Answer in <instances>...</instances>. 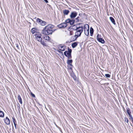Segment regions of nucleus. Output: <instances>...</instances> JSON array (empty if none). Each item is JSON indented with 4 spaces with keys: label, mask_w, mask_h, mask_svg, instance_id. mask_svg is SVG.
I'll return each mask as SVG.
<instances>
[{
    "label": "nucleus",
    "mask_w": 133,
    "mask_h": 133,
    "mask_svg": "<svg viewBox=\"0 0 133 133\" xmlns=\"http://www.w3.org/2000/svg\"><path fill=\"white\" fill-rule=\"evenodd\" d=\"M54 26L51 24H49L46 26L42 31V33L45 35L52 34L55 30L53 29Z\"/></svg>",
    "instance_id": "nucleus-1"
},
{
    "label": "nucleus",
    "mask_w": 133,
    "mask_h": 133,
    "mask_svg": "<svg viewBox=\"0 0 133 133\" xmlns=\"http://www.w3.org/2000/svg\"><path fill=\"white\" fill-rule=\"evenodd\" d=\"M83 24L82 23H79L77 24V25H81L80 26H77L76 27V28L74 30H76V32H75V35L73 36L72 38L75 37V39L74 40H73V41H75L76 40L77 38L81 36L82 32L83 31L84 25H82Z\"/></svg>",
    "instance_id": "nucleus-2"
},
{
    "label": "nucleus",
    "mask_w": 133,
    "mask_h": 133,
    "mask_svg": "<svg viewBox=\"0 0 133 133\" xmlns=\"http://www.w3.org/2000/svg\"><path fill=\"white\" fill-rule=\"evenodd\" d=\"M68 49V51H66L64 52V54L66 57H67L68 59H70L71 58V53L72 50L69 47Z\"/></svg>",
    "instance_id": "nucleus-3"
},
{
    "label": "nucleus",
    "mask_w": 133,
    "mask_h": 133,
    "mask_svg": "<svg viewBox=\"0 0 133 133\" xmlns=\"http://www.w3.org/2000/svg\"><path fill=\"white\" fill-rule=\"evenodd\" d=\"M84 26L85 34L86 36H88L89 34V26L88 24H85Z\"/></svg>",
    "instance_id": "nucleus-4"
},
{
    "label": "nucleus",
    "mask_w": 133,
    "mask_h": 133,
    "mask_svg": "<svg viewBox=\"0 0 133 133\" xmlns=\"http://www.w3.org/2000/svg\"><path fill=\"white\" fill-rule=\"evenodd\" d=\"M36 22L42 26H44L46 24V23L45 21H42L41 19L38 18H37V19Z\"/></svg>",
    "instance_id": "nucleus-5"
},
{
    "label": "nucleus",
    "mask_w": 133,
    "mask_h": 133,
    "mask_svg": "<svg viewBox=\"0 0 133 133\" xmlns=\"http://www.w3.org/2000/svg\"><path fill=\"white\" fill-rule=\"evenodd\" d=\"M96 39L99 42L102 43H104L105 42L104 39L102 38H101V36L99 34L97 35Z\"/></svg>",
    "instance_id": "nucleus-6"
},
{
    "label": "nucleus",
    "mask_w": 133,
    "mask_h": 133,
    "mask_svg": "<svg viewBox=\"0 0 133 133\" xmlns=\"http://www.w3.org/2000/svg\"><path fill=\"white\" fill-rule=\"evenodd\" d=\"M77 15V13L75 11L71 12L70 15V18L72 19L75 18Z\"/></svg>",
    "instance_id": "nucleus-7"
},
{
    "label": "nucleus",
    "mask_w": 133,
    "mask_h": 133,
    "mask_svg": "<svg viewBox=\"0 0 133 133\" xmlns=\"http://www.w3.org/2000/svg\"><path fill=\"white\" fill-rule=\"evenodd\" d=\"M35 38L39 42H40L42 40V39L41 37V35H38L37 34H36Z\"/></svg>",
    "instance_id": "nucleus-8"
},
{
    "label": "nucleus",
    "mask_w": 133,
    "mask_h": 133,
    "mask_svg": "<svg viewBox=\"0 0 133 133\" xmlns=\"http://www.w3.org/2000/svg\"><path fill=\"white\" fill-rule=\"evenodd\" d=\"M67 25V24L65 23H63L60 24L58 25V28H62L66 27Z\"/></svg>",
    "instance_id": "nucleus-9"
},
{
    "label": "nucleus",
    "mask_w": 133,
    "mask_h": 133,
    "mask_svg": "<svg viewBox=\"0 0 133 133\" xmlns=\"http://www.w3.org/2000/svg\"><path fill=\"white\" fill-rule=\"evenodd\" d=\"M59 50L61 51H64L65 50V46H62L61 45H59L58 46Z\"/></svg>",
    "instance_id": "nucleus-10"
},
{
    "label": "nucleus",
    "mask_w": 133,
    "mask_h": 133,
    "mask_svg": "<svg viewBox=\"0 0 133 133\" xmlns=\"http://www.w3.org/2000/svg\"><path fill=\"white\" fill-rule=\"evenodd\" d=\"M5 123L7 125L10 124V121L9 119L7 117H6V119L4 120Z\"/></svg>",
    "instance_id": "nucleus-11"
},
{
    "label": "nucleus",
    "mask_w": 133,
    "mask_h": 133,
    "mask_svg": "<svg viewBox=\"0 0 133 133\" xmlns=\"http://www.w3.org/2000/svg\"><path fill=\"white\" fill-rule=\"evenodd\" d=\"M69 12L70 11L68 10L65 9L63 10V13L64 15H68Z\"/></svg>",
    "instance_id": "nucleus-12"
},
{
    "label": "nucleus",
    "mask_w": 133,
    "mask_h": 133,
    "mask_svg": "<svg viewBox=\"0 0 133 133\" xmlns=\"http://www.w3.org/2000/svg\"><path fill=\"white\" fill-rule=\"evenodd\" d=\"M78 43V42H75L73 43L71 45V46L72 48H74L76 47Z\"/></svg>",
    "instance_id": "nucleus-13"
},
{
    "label": "nucleus",
    "mask_w": 133,
    "mask_h": 133,
    "mask_svg": "<svg viewBox=\"0 0 133 133\" xmlns=\"http://www.w3.org/2000/svg\"><path fill=\"white\" fill-rule=\"evenodd\" d=\"M43 38L46 40H49L50 39V37L47 35H45L43 36Z\"/></svg>",
    "instance_id": "nucleus-14"
},
{
    "label": "nucleus",
    "mask_w": 133,
    "mask_h": 133,
    "mask_svg": "<svg viewBox=\"0 0 133 133\" xmlns=\"http://www.w3.org/2000/svg\"><path fill=\"white\" fill-rule=\"evenodd\" d=\"M110 19L113 24L114 25L116 23L115 22V20L112 17H110Z\"/></svg>",
    "instance_id": "nucleus-15"
},
{
    "label": "nucleus",
    "mask_w": 133,
    "mask_h": 133,
    "mask_svg": "<svg viewBox=\"0 0 133 133\" xmlns=\"http://www.w3.org/2000/svg\"><path fill=\"white\" fill-rule=\"evenodd\" d=\"M18 99L20 103L22 104V99L19 95H18Z\"/></svg>",
    "instance_id": "nucleus-16"
},
{
    "label": "nucleus",
    "mask_w": 133,
    "mask_h": 133,
    "mask_svg": "<svg viewBox=\"0 0 133 133\" xmlns=\"http://www.w3.org/2000/svg\"><path fill=\"white\" fill-rule=\"evenodd\" d=\"M126 109L127 110V113L128 114V115H131V112L130 111V109L128 107H127L126 108Z\"/></svg>",
    "instance_id": "nucleus-17"
},
{
    "label": "nucleus",
    "mask_w": 133,
    "mask_h": 133,
    "mask_svg": "<svg viewBox=\"0 0 133 133\" xmlns=\"http://www.w3.org/2000/svg\"><path fill=\"white\" fill-rule=\"evenodd\" d=\"M72 60L71 59V60L68 59L67 61V63L68 64L70 65L71 66H72V64H71V63H72Z\"/></svg>",
    "instance_id": "nucleus-18"
},
{
    "label": "nucleus",
    "mask_w": 133,
    "mask_h": 133,
    "mask_svg": "<svg viewBox=\"0 0 133 133\" xmlns=\"http://www.w3.org/2000/svg\"><path fill=\"white\" fill-rule=\"evenodd\" d=\"M94 32V30L91 27L90 29V36H92V35Z\"/></svg>",
    "instance_id": "nucleus-19"
},
{
    "label": "nucleus",
    "mask_w": 133,
    "mask_h": 133,
    "mask_svg": "<svg viewBox=\"0 0 133 133\" xmlns=\"http://www.w3.org/2000/svg\"><path fill=\"white\" fill-rule=\"evenodd\" d=\"M71 76L75 80H76V77L75 74L73 73H71Z\"/></svg>",
    "instance_id": "nucleus-20"
},
{
    "label": "nucleus",
    "mask_w": 133,
    "mask_h": 133,
    "mask_svg": "<svg viewBox=\"0 0 133 133\" xmlns=\"http://www.w3.org/2000/svg\"><path fill=\"white\" fill-rule=\"evenodd\" d=\"M41 43L43 45V46H46V45L44 41H41Z\"/></svg>",
    "instance_id": "nucleus-21"
},
{
    "label": "nucleus",
    "mask_w": 133,
    "mask_h": 133,
    "mask_svg": "<svg viewBox=\"0 0 133 133\" xmlns=\"http://www.w3.org/2000/svg\"><path fill=\"white\" fill-rule=\"evenodd\" d=\"M36 29L35 28H32L31 30V32L32 34L36 32Z\"/></svg>",
    "instance_id": "nucleus-22"
},
{
    "label": "nucleus",
    "mask_w": 133,
    "mask_h": 133,
    "mask_svg": "<svg viewBox=\"0 0 133 133\" xmlns=\"http://www.w3.org/2000/svg\"><path fill=\"white\" fill-rule=\"evenodd\" d=\"M4 112L2 111H0V117H4Z\"/></svg>",
    "instance_id": "nucleus-23"
},
{
    "label": "nucleus",
    "mask_w": 133,
    "mask_h": 133,
    "mask_svg": "<svg viewBox=\"0 0 133 133\" xmlns=\"http://www.w3.org/2000/svg\"><path fill=\"white\" fill-rule=\"evenodd\" d=\"M75 20L74 19H72L70 20V25H73L74 23Z\"/></svg>",
    "instance_id": "nucleus-24"
},
{
    "label": "nucleus",
    "mask_w": 133,
    "mask_h": 133,
    "mask_svg": "<svg viewBox=\"0 0 133 133\" xmlns=\"http://www.w3.org/2000/svg\"><path fill=\"white\" fill-rule=\"evenodd\" d=\"M70 20L71 19H70L68 18L65 20V23L66 24L68 23H70Z\"/></svg>",
    "instance_id": "nucleus-25"
},
{
    "label": "nucleus",
    "mask_w": 133,
    "mask_h": 133,
    "mask_svg": "<svg viewBox=\"0 0 133 133\" xmlns=\"http://www.w3.org/2000/svg\"><path fill=\"white\" fill-rule=\"evenodd\" d=\"M15 46H16V50H19V46L17 44H15Z\"/></svg>",
    "instance_id": "nucleus-26"
},
{
    "label": "nucleus",
    "mask_w": 133,
    "mask_h": 133,
    "mask_svg": "<svg viewBox=\"0 0 133 133\" xmlns=\"http://www.w3.org/2000/svg\"><path fill=\"white\" fill-rule=\"evenodd\" d=\"M129 116V119L130 120H132V121H133V117L132 115H131Z\"/></svg>",
    "instance_id": "nucleus-27"
},
{
    "label": "nucleus",
    "mask_w": 133,
    "mask_h": 133,
    "mask_svg": "<svg viewBox=\"0 0 133 133\" xmlns=\"http://www.w3.org/2000/svg\"><path fill=\"white\" fill-rule=\"evenodd\" d=\"M12 119L13 122L14 124L15 123H16V120H15V118L14 117H13L12 118Z\"/></svg>",
    "instance_id": "nucleus-28"
},
{
    "label": "nucleus",
    "mask_w": 133,
    "mask_h": 133,
    "mask_svg": "<svg viewBox=\"0 0 133 133\" xmlns=\"http://www.w3.org/2000/svg\"><path fill=\"white\" fill-rule=\"evenodd\" d=\"M105 76L108 78H109L110 77V75L108 74H106L105 75Z\"/></svg>",
    "instance_id": "nucleus-29"
},
{
    "label": "nucleus",
    "mask_w": 133,
    "mask_h": 133,
    "mask_svg": "<svg viewBox=\"0 0 133 133\" xmlns=\"http://www.w3.org/2000/svg\"><path fill=\"white\" fill-rule=\"evenodd\" d=\"M125 121L127 123H128L129 121L128 118H125Z\"/></svg>",
    "instance_id": "nucleus-30"
},
{
    "label": "nucleus",
    "mask_w": 133,
    "mask_h": 133,
    "mask_svg": "<svg viewBox=\"0 0 133 133\" xmlns=\"http://www.w3.org/2000/svg\"><path fill=\"white\" fill-rule=\"evenodd\" d=\"M30 93L31 94V95L33 97H35V95L34 94H33V93H32V92H31Z\"/></svg>",
    "instance_id": "nucleus-31"
},
{
    "label": "nucleus",
    "mask_w": 133,
    "mask_h": 133,
    "mask_svg": "<svg viewBox=\"0 0 133 133\" xmlns=\"http://www.w3.org/2000/svg\"><path fill=\"white\" fill-rule=\"evenodd\" d=\"M79 16L77 17L76 19L77 20V21L78 22L79 21Z\"/></svg>",
    "instance_id": "nucleus-32"
},
{
    "label": "nucleus",
    "mask_w": 133,
    "mask_h": 133,
    "mask_svg": "<svg viewBox=\"0 0 133 133\" xmlns=\"http://www.w3.org/2000/svg\"><path fill=\"white\" fill-rule=\"evenodd\" d=\"M73 37V36H72L71 38V39L72 40V41H73V40H74L75 39V37L72 38V37Z\"/></svg>",
    "instance_id": "nucleus-33"
},
{
    "label": "nucleus",
    "mask_w": 133,
    "mask_h": 133,
    "mask_svg": "<svg viewBox=\"0 0 133 133\" xmlns=\"http://www.w3.org/2000/svg\"><path fill=\"white\" fill-rule=\"evenodd\" d=\"M57 51H58L59 52V53H63V52H61V51H60V50H57Z\"/></svg>",
    "instance_id": "nucleus-34"
},
{
    "label": "nucleus",
    "mask_w": 133,
    "mask_h": 133,
    "mask_svg": "<svg viewBox=\"0 0 133 133\" xmlns=\"http://www.w3.org/2000/svg\"><path fill=\"white\" fill-rule=\"evenodd\" d=\"M44 1H45L46 3H48V1L47 0H44Z\"/></svg>",
    "instance_id": "nucleus-35"
},
{
    "label": "nucleus",
    "mask_w": 133,
    "mask_h": 133,
    "mask_svg": "<svg viewBox=\"0 0 133 133\" xmlns=\"http://www.w3.org/2000/svg\"><path fill=\"white\" fill-rule=\"evenodd\" d=\"M14 125H15V129H16V123H15V124H14Z\"/></svg>",
    "instance_id": "nucleus-36"
},
{
    "label": "nucleus",
    "mask_w": 133,
    "mask_h": 133,
    "mask_svg": "<svg viewBox=\"0 0 133 133\" xmlns=\"http://www.w3.org/2000/svg\"><path fill=\"white\" fill-rule=\"evenodd\" d=\"M18 104L19 105V106L20 105H19V103H18Z\"/></svg>",
    "instance_id": "nucleus-37"
},
{
    "label": "nucleus",
    "mask_w": 133,
    "mask_h": 133,
    "mask_svg": "<svg viewBox=\"0 0 133 133\" xmlns=\"http://www.w3.org/2000/svg\"><path fill=\"white\" fill-rule=\"evenodd\" d=\"M132 123H133V121H132Z\"/></svg>",
    "instance_id": "nucleus-38"
}]
</instances>
